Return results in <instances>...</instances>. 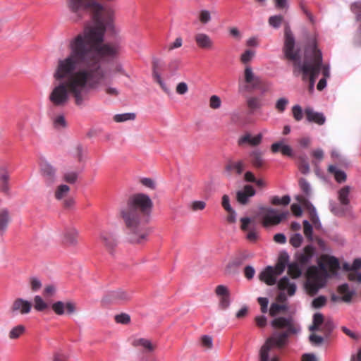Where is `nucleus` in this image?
<instances>
[{
    "label": "nucleus",
    "instance_id": "obj_1",
    "mask_svg": "<svg viewBox=\"0 0 361 361\" xmlns=\"http://www.w3.org/2000/svg\"><path fill=\"white\" fill-rule=\"evenodd\" d=\"M92 18L94 26L70 40V52L64 61L68 69L73 70L78 65L107 82L112 79L111 69L104 62L118 57L123 49V39L117 35L112 8H106Z\"/></svg>",
    "mask_w": 361,
    "mask_h": 361
},
{
    "label": "nucleus",
    "instance_id": "obj_2",
    "mask_svg": "<svg viewBox=\"0 0 361 361\" xmlns=\"http://www.w3.org/2000/svg\"><path fill=\"white\" fill-rule=\"evenodd\" d=\"M64 57L57 61L53 73L54 86L49 99L56 106H63L72 96L75 104L82 106L91 90L98 89L106 82L78 65H75L73 70L68 69Z\"/></svg>",
    "mask_w": 361,
    "mask_h": 361
},
{
    "label": "nucleus",
    "instance_id": "obj_3",
    "mask_svg": "<svg viewBox=\"0 0 361 361\" xmlns=\"http://www.w3.org/2000/svg\"><path fill=\"white\" fill-rule=\"evenodd\" d=\"M283 52L286 59L293 62V73L295 75L302 74L304 81L309 80L310 91L314 89L322 66V54L317 48L314 39L311 40L305 51L304 59L301 60L300 49L295 48V39L289 26L284 30V44Z\"/></svg>",
    "mask_w": 361,
    "mask_h": 361
},
{
    "label": "nucleus",
    "instance_id": "obj_4",
    "mask_svg": "<svg viewBox=\"0 0 361 361\" xmlns=\"http://www.w3.org/2000/svg\"><path fill=\"white\" fill-rule=\"evenodd\" d=\"M153 202L145 193L130 196L126 206L121 209L125 223L128 240L131 243H142L147 240L151 229L146 226L150 219Z\"/></svg>",
    "mask_w": 361,
    "mask_h": 361
},
{
    "label": "nucleus",
    "instance_id": "obj_5",
    "mask_svg": "<svg viewBox=\"0 0 361 361\" xmlns=\"http://www.w3.org/2000/svg\"><path fill=\"white\" fill-rule=\"evenodd\" d=\"M271 326L274 329L283 331H275L270 338H267L259 350L260 361H269V351L272 346L279 348L283 347L288 343V338L291 335L298 334L301 331L300 326L295 324L291 317L275 318L271 320Z\"/></svg>",
    "mask_w": 361,
    "mask_h": 361
},
{
    "label": "nucleus",
    "instance_id": "obj_6",
    "mask_svg": "<svg viewBox=\"0 0 361 361\" xmlns=\"http://www.w3.org/2000/svg\"><path fill=\"white\" fill-rule=\"evenodd\" d=\"M67 6L75 21L82 20L85 13L93 16L106 10L104 6L97 0H67Z\"/></svg>",
    "mask_w": 361,
    "mask_h": 361
},
{
    "label": "nucleus",
    "instance_id": "obj_7",
    "mask_svg": "<svg viewBox=\"0 0 361 361\" xmlns=\"http://www.w3.org/2000/svg\"><path fill=\"white\" fill-rule=\"evenodd\" d=\"M288 214L289 212L288 211L279 214L275 209L260 206L256 216L262 220L264 226H268L271 224L276 225L280 224L287 218Z\"/></svg>",
    "mask_w": 361,
    "mask_h": 361
},
{
    "label": "nucleus",
    "instance_id": "obj_8",
    "mask_svg": "<svg viewBox=\"0 0 361 361\" xmlns=\"http://www.w3.org/2000/svg\"><path fill=\"white\" fill-rule=\"evenodd\" d=\"M279 293L276 299L280 302H284L288 300L287 295L292 296L296 291V284L294 281H290L286 276L282 277L277 283Z\"/></svg>",
    "mask_w": 361,
    "mask_h": 361
},
{
    "label": "nucleus",
    "instance_id": "obj_9",
    "mask_svg": "<svg viewBox=\"0 0 361 361\" xmlns=\"http://www.w3.org/2000/svg\"><path fill=\"white\" fill-rule=\"evenodd\" d=\"M39 168L46 185L51 186L57 179L56 169L45 159L41 160Z\"/></svg>",
    "mask_w": 361,
    "mask_h": 361
},
{
    "label": "nucleus",
    "instance_id": "obj_10",
    "mask_svg": "<svg viewBox=\"0 0 361 361\" xmlns=\"http://www.w3.org/2000/svg\"><path fill=\"white\" fill-rule=\"evenodd\" d=\"M288 260L289 256L287 252L284 251L280 254L278 262L275 266L278 274H282L285 269L288 267V272L295 271L294 277L300 276L301 275V270L298 265L295 263L289 264Z\"/></svg>",
    "mask_w": 361,
    "mask_h": 361
},
{
    "label": "nucleus",
    "instance_id": "obj_11",
    "mask_svg": "<svg viewBox=\"0 0 361 361\" xmlns=\"http://www.w3.org/2000/svg\"><path fill=\"white\" fill-rule=\"evenodd\" d=\"M350 9L355 15L356 21L358 23L357 34L354 37V44L357 46H361V1L353 3Z\"/></svg>",
    "mask_w": 361,
    "mask_h": 361
},
{
    "label": "nucleus",
    "instance_id": "obj_12",
    "mask_svg": "<svg viewBox=\"0 0 361 361\" xmlns=\"http://www.w3.org/2000/svg\"><path fill=\"white\" fill-rule=\"evenodd\" d=\"M306 116V121L308 123H315L319 126H322L326 123V118L322 112H318L313 109L312 107H307L304 110Z\"/></svg>",
    "mask_w": 361,
    "mask_h": 361
},
{
    "label": "nucleus",
    "instance_id": "obj_13",
    "mask_svg": "<svg viewBox=\"0 0 361 361\" xmlns=\"http://www.w3.org/2000/svg\"><path fill=\"white\" fill-rule=\"evenodd\" d=\"M244 80L247 84L245 86L246 89H257L261 85L260 78L253 73L252 68L250 66H246L245 68Z\"/></svg>",
    "mask_w": 361,
    "mask_h": 361
},
{
    "label": "nucleus",
    "instance_id": "obj_14",
    "mask_svg": "<svg viewBox=\"0 0 361 361\" xmlns=\"http://www.w3.org/2000/svg\"><path fill=\"white\" fill-rule=\"evenodd\" d=\"M281 274H278L276 267L267 266L259 274L261 281H264L268 285H274L277 282L278 276Z\"/></svg>",
    "mask_w": 361,
    "mask_h": 361
},
{
    "label": "nucleus",
    "instance_id": "obj_15",
    "mask_svg": "<svg viewBox=\"0 0 361 361\" xmlns=\"http://www.w3.org/2000/svg\"><path fill=\"white\" fill-rule=\"evenodd\" d=\"M106 298L110 302L120 303L130 300L131 298V293L123 289L118 288L109 291Z\"/></svg>",
    "mask_w": 361,
    "mask_h": 361
},
{
    "label": "nucleus",
    "instance_id": "obj_16",
    "mask_svg": "<svg viewBox=\"0 0 361 361\" xmlns=\"http://www.w3.org/2000/svg\"><path fill=\"white\" fill-rule=\"evenodd\" d=\"M271 150L273 153L281 152L282 155L293 157L294 155L292 147L286 143V140L281 138L279 141L274 142L271 145Z\"/></svg>",
    "mask_w": 361,
    "mask_h": 361
},
{
    "label": "nucleus",
    "instance_id": "obj_17",
    "mask_svg": "<svg viewBox=\"0 0 361 361\" xmlns=\"http://www.w3.org/2000/svg\"><path fill=\"white\" fill-rule=\"evenodd\" d=\"M256 191L253 186L250 185H246L243 189L238 190L236 192V198L239 203L241 204H245L247 203L250 197L255 196Z\"/></svg>",
    "mask_w": 361,
    "mask_h": 361
},
{
    "label": "nucleus",
    "instance_id": "obj_18",
    "mask_svg": "<svg viewBox=\"0 0 361 361\" xmlns=\"http://www.w3.org/2000/svg\"><path fill=\"white\" fill-rule=\"evenodd\" d=\"M32 304L28 300H23V298L16 299L11 307L13 313L20 312L23 314H27L30 312Z\"/></svg>",
    "mask_w": 361,
    "mask_h": 361
},
{
    "label": "nucleus",
    "instance_id": "obj_19",
    "mask_svg": "<svg viewBox=\"0 0 361 361\" xmlns=\"http://www.w3.org/2000/svg\"><path fill=\"white\" fill-rule=\"evenodd\" d=\"M262 139V135L261 133H259L257 135L252 137L250 133H247L239 137L238 144L240 146H242L245 144H248L252 147H256L261 143Z\"/></svg>",
    "mask_w": 361,
    "mask_h": 361
},
{
    "label": "nucleus",
    "instance_id": "obj_20",
    "mask_svg": "<svg viewBox=\"0 0 361 361\" xmlns=\"http://www.w3.org/2000/svg\"><path fill=\"white\" fill-rule=\"evenodd\" d=\"M338 291L343 295L341 301L349 303L352 301L353 297L356 294L355 289H350L348 283H344L338 287Z\"/></svg>",
    "mask_w": 361,
    "mask_h": 361
},
{
    "label": "nucleus",
    "instance_id": "obj_21",
    "mask_svg": "<svg viewBox=\"0 0 361 361\" xmlns=\"http://www.w3.org/2000/svg\"><path fill=\"white\" fill-rule=\"evenodd\" d=\"M78 231L72 226H66L63 232V241L70 245H74L77 243Z\"/></svg>",
    "mask_w": 361,
    "mask_h": 361
},
{
    "label": "nucleus",
    "instance_id": "obj_22",
    "mask_svg": "<svg viewBox=\"0 0 361 361\" xmlns=\"http://www.w3.org/2000/svg\"><path fill=\"white\" fill-rule=\"evenodd\" d=\"M253 255L248 251H243L239 253L228 265L227 268L238 267L243 265L246 260L252 258Z\"/></svg>",
    "mask_w": 361,
    "mask_h": 361
},
{
    "label": "nucleus",
    "instance_id": "obj_23",
    "mask_svg": "<svg viewBox=\"0 0 361 361\" xmlns=\"http://www.w3.org/2000/svg\"><path fill=\"white\" fill-rule=\"evenodd\" d=\"M249 157L253 166L259 169L264 163L263 152L260 149H254L249 152Z\"/></svg>",
    "mask_w": 361,
    "mask_h": 361
},
{
    "label": "nucleus",
    "instance_id": "obj_24",
    "mask_svg": "<svg viewBox=\"0 0 361 361\" xmlns=\"http://www.w3.org/2000/svg\"><path fill=\"white\" fill-rule=\"evenodd\" d=\"M195 40L197 46L202 49H211L212 47L213 41L205 33H197L195 37Z\"/></svg>",
    "mask_w": 361,
    "mask_h": 361
},
{
    "label": "nucleus",
    "instance_id": "obj_25",
    "mask_svg": "<svg viewBox=\"0 0 361 361\" xmlns=\"http://www.w3.org/2000/svg\"><path fill=\"white\" fill-rule=\"evenodd\" d=\"M351 188L349 185H345L340 188L338 191V199L340 204L343 206H348L350 204V193Z\"/></svg>",
    "mask_w": 361,
    "mask_h": 361
},
{
    "label": "nucleus",
    "instance_id": "obj_26",
    "mask_svg": "<svg viewBox=\"0 0 361 361\" xmlns=\"http://www.w3.org/2000/svg\"><path fill=\"white\" fill-rule=\"evenodd\" d=\"M329 173L334 175L337 183H341L346 180L347 176L344 171L338 169L335 165H330L328 169Z\"/></svg>",
    "mask_w": 361,
    "mask_h": 361
},
{
    "label": "nucleus",
    "instance_id": "obj_27",
    "mask_svg": "<svg viewBox=\"0 0 361 361\" xmlns=\"http://www.w3.org/2000/svg\"><path fill=\"white\" fill-rule=\"evenodd\" d=\"M102 238L105 245L109 249H113L117 245L118 239L116 235L114 233H102Z\"/></svg>",
    "mask_w": 361,
    "mask_h": 361
},
{
    "label": "nucleus",
    "instance_id": "obj_28",
    "mask_svg": "<svg viewBox=\"0 0 361 361\" xmlns=\"http://www.w3.org/2000/svg\"><path fill=\"white\" fill-rule=\"evenodd\" d=\"M133 345L142 346L144 349H145L146 352L150 353L154 350V346L151 341L146 338H137L133 341Z\"/></svg>",
    "mask_w": 361,
    "mask_h": 361
},
{
    "label": "nucleus",
    "instance_id": "obj_29",
    "mask_svg": "<svg viewBox=\"0 0 361 361\" xmlns=\"http://www.w3.org/2000/svg\"><path fill=\"white\" fill-rule=\"evenodd\" d=\"M288 309V307L286 305H280L276 302H273L271 304L270 308H269V314L275 318H277V314L281 311H287Z\"/></svg>",
    "mask_w": 361,
    "mask_h": 361
},
{
    "label": "nucleus",
    "instance_id": "obj_30",
    "mask_svg": "<svg viewBox=\"0 0 361 361\" xmlns=\"http://www.w3.org/2000/svg\"><path fill=\"white\" fill-rule=\"evenodd\" d=\"M8 174L5 168H0V188L3 192H7L8 190L7 183Z\"/></svg>",
    "mask_w": 361,
    "mask_h": 361
},
{
    "label": "nucleus",
    "instance_id": "obj_31",
    "mask_svg": "<svg viewBox=\"0 0 361 361\" xmlns=\"http://www.w3.org/2000/svg\"><path fill=\"white\" fill-rule=\"evenodd\" d=\"M79 176V172L75 171H68L63 173V179L65 182L74 184L77 182Z\"/></svg>",
    "mask_w": 361,
    "mask_h": 361
},
{
    "label": "nucleus",
    "instance_id": "obj_32",
    "mask_svg": "<svg viewBox=\"0 0 361 361\" xmlns=\"http://www.w3.org/2000/svg\"><path fill=\"white\" fill-rule=\"evenodd\" d=\"M247 104L251 112L259 109L262 106L261 99L258 97H250L247 99Z\"/></svg>",
    "mask_w": 361,
    "mask_h": 361
},
{
    "label": "nucleus",
    "instance_id": "obj_33",
    "mask_svg": "<svg viewBox=\"0 0 361 361\" xmlns=\"http://www.w3.org/2000/svg\"><path fill=\"white\" fill-rule=\"evenodd\" d=\"M270 202L274 205H288L290 202V197L288 195H286L282 197L279 196H273L271 197Z\"/></svg>",
    "mask_w": 361,
    "mask_h": 361
},
{
    "label": "nucleus",
    "instance_id": "obj_34",
    "mask_svg": "<svg viewBox=\"0 0 361 361\" xmlns=\"http://www.w3.org/2000/svg\"><path fill=\"white\" fill-rule=\"evenodd\" d=\"M303 224V232L304 235L307 238V239L310 242L313 241V227L312 225L310 223V221L307 219H305L302 221Z\"/></svg>",
    "mask_w": 361,
    "mask_h": 361
},
{
    "label": "nucleus",
    "instance_id": "obj_35",
    "mask_svg": "<svg viewBox=\"0 0 361 361\" xmlns=\"http://www.w3.org/2000/svg\"><path fill=\"white\" fill-rule=\"evenodd\" d=\"M136 116L135 113H123L118 114L114 116V121L118 123L124 122L127 121H133Z\"/></svg>",
    "mask_w": 361,
    "mask_h": 361
},
{
    "label": "nucleus",
    "instance_id": "obj_36",
    "mask_svg": "<svg viewBox=\"0 0 361 361\" xmlns=\"http://www.w3.org/2000/svg\"><path fill=\"white\" fill-rule=\"evenodd\" d=\"M70 190V188L68 185L66 184H61L59 186H58L56 192H55V197L56 200H61L63 199L66 194Z\"/></svg>",
    "mask_w": 361,
    "mask_h": 361
},
{
    "label": "nucleus",
    "instance_id": "obj_37",
    "mask_svg": "<svg viewBox=\"0 0 361 361\" xmlns=\"http://www.w3.org/2000/svg\"><path fill=\"white\" fill-rule=\"evenodd\" d=\"M299 185L302 192L306 195L310 196L312 192V187L310 183L304 178L299 180Z\"/></svg>",
    "mask_w": 361,
    "mask_h": 361
},
{
    "label": "nucleus",
    "instance_id": "obj_38",
    "mask_svg": "<svg viewBox=\"0 0 361 361\" xmlns=\"http://www.w3.org/2000/svg\"><path fill=\"white\" fill-rule=\"evenodd\" d=\"M329 206L331 212L336 216H340L344 213V209L340 205H338V203L332 200H329Z\"/></svg>",
    "mask_w": 361,
    "mask_h": 361
},
{
    "label": "nucleus",
    "instance_id": "obj_39",
    "mask_svg": "<svg viewBox=\"0 0 361 361\" xmlns=\"http://www.w3.org/2000/svg\"><path fill=\"white\" fill-rule=\"evenodd\" d=\"M9 221L8 212L6 209L0 212V231H4Z\"/></svg>",
    "mask_w": 361,
    "mask_h": 361
},
{
    "label": "nucleus",
    "instance_id": "obj_40",
    "mask_svg": "<svg viewBox=\"0 0 361 361\" xmlns=\"http://www.w3.org/2000/svg\"><path fill=\"white\" fill-rule=\"evenodd\" d=\"M35 308L36 310L42 312L48 307V305L43 300L41 296L36 295L34 298Z\"/></svg>",
    "mask_w": 361,
    "mask_h": 361
},
{
    "label": "nucleus",
    "instance_id": "obj_41",
    "mask_svg": "<svg viewBox=\"0 0 361 361\" xmlns=\"http://www.w3.org/2000/svg\"><path fill=\"white\" fill-rule=\"evenodd\" d=\"M303 237L301 233H296L293 234L290 238V244L294 247H299L302 245Z\"/></svg>",
    "mask_w": 361,
    "mask_h": 361
},
{
    "label": "nucleus",
    "instance_id": "obj_42",
    "mask_svg": "<svg viewBox=\"0 0 361 361\" xmlns=\"http://www.w3.org/2000/svg\"><path fill=\"white\" fill-rule=\"evenodd\" d=\"M288 103L289 101L286 97H281L276 102L275 109L279 112L283 113L286 110Z\"/></svg>",
    "mask_w": 361,
    "mask_h": 361
},
{
    "label": "nucleus",
    "instance_id": "obj_43",
    "mask_svg": "<svg viewBox=\"0 0 361 361\" xmlns=\"http://www.w3.org/2000/svg\"><path fill=\"white\" fill-rule=\"evenodd\" d=\"M53 123L55 128H64L66 127L67 123L63 115H59L56 116L53 120Z\"/></svg>",
    "mask_w": 361,
    "mask_h": 361
},
{
    "label": "nucleus",
    "instance_id": "obj_44",
    "mask_svg": "<svg viewBox=\"0 0 361 361\" xmlns=\"http://www.w3.org/2000/svg\"><path fill=\"white\" fill-rule=\"evenodd\" d=\"M25 331V327L23 325H18L13 328L9 333V338L15 339L18 338Z\"/></svg>",
    "mask_w": 361,
    "mask_h": 361
},
{
    "label": "nucleus",
    "instance_id": "obj_45",
    "mask_svg": "<svg viewBox=\"0 0 361 361\" xmlns=\"http://www.w3.org/2000/svg\"><path fill=\"white\" fill-rule=\"evenodd\" d=\"M153 77L155 78L156 81L159 84L162 90L167 94L170 93V89L166 85L165 82L161 79L160 74L157 71H153Z\"/></svg>",
    "mask_w": 361,
    "mask_h": 361
},
{
    "label": "nucleus",
    "instance_id": "obj_46",
    "mask_svg": "<svg viewBox=\"0 0 361 361\" xmlns=\"http://www.w3.org/2000/svg\"><path fill=\"white\" fill-rule=\"evenodd\" d=\"M326 302V298L324 295H319L313 299L312 302V306L314 309L321 308L325 305Z\"/></svg>",
    "mask_w": 361,
    "mask_h": 361
},
{
    "label": "nucleus",
    "instance_id": "obj_47",
    "mask_svg": "<svg viewBox=\"0 0 361 361\" xmlns=\"http://www.w3.org/2000/svg\"><path fill=\"white\" fill-rule=\"evenodd\" d=\"M115 321L118 324H127L130 322V316L127 313H121L115 316Z\"/></svg>",
    "mask_w": 361,
    "mask_h": 361
},
{
    "label": "nucleus",
    "instance_id": "obj_48",
    "mask_svg": "<svg viewBox=\"0 0 361 361\" xmlns=\"http://www.w3.org/2000/svg\"><path fill=\"white\" fill-rule=\"evenodd\" d=\"M51 308L56 314L59 315H62L65 312V303L62 301L55 302L53 303Z\"/></svg>",
    "mask_w": 361,
    "mask_h": 361
},
{
    "label": "nucleus",
    "instance_id": "obj_49",
    "mask_svg": "<svg viewBox=\"0 0 361 361\" xmlns=\"http://www.w3.org/2000/svg\"><path fill=\"white\" fill-rule=\"evenodd\" d=\"M283 18L281 15H276L269 17V23L274 28H279L282 23Z\"/></svg>",
    "mask_w": 361,
    "mask_h": 361
},
{
    "label": "nucleus",
    "instance_id": "obj_50",
    "mask_svg": "<svg viewBox=\"0 0 361 361\" xmlns=\"http://www.w3.org/2000/svg\"><path fill=\"white\" fill-rule=\"evenodd\" d=\"M293 116L295 121H300L303 118V111L302 107L299 104H295L293 106Z\"/></svg>",
    "mask_w": 361,
    "mask_h": 361
},
{
    "label": "nucleus",
    "instance_id": "obj_51",
    "mask_svg": "<svg viewBox=\"0 0 361 361\" xmlns=\"http://www.w3.org/2000/svg\"><path fill=\"white\" fill-rule=\"evenodd\" d=\"M199 19L202 24L208 23L211 20V13L206 9L200 11Z\"/></svg>",
    "mask_w": 361,
    "mask_h": 361
},
{
    "label": "nucleus",
    "instance_id": "obj_52",
    "mask_svg": "<svg viewBox=\"0 0 361 361\" xmlns=\"http://www.w3.org/2000/svg\"><path fill=\"white\" fill-rule=\"evenodd\" d=\"M336 326L332 319H327L323 324V330L327 335H330Z\"/></svg>",
    "mask_w": 361,
    "mask_h": 361
},
{
    "label": "nucleus",
    "instance_id": "obj_53",
    "mask_svg": "<svg viewBox=\"0 0 361 361\" xmlns=\"http://www.w3.org/2000/svg\"><path fill=\"white\" fill-rule=\"evenodd\" d=\"M255 52L250 49H247L245 52L241 55L240 59L243 63H247L251 61L252 58L254 56Z\"/></svg>",
    "mask_w": 361,
    "mask_h": 361
},
{
    "label": "nucleus",
    "instance_id": "obj_54",
    "mask_svg": "<svg viewBox=\"0 0 361 361\" xmlns=\"http://www.w3.org/2000/svg\"><path fill=\"white\" fill-rule=\"evenodd\" d=\"M140 183H142V185H144L145 187H146L147 188H149L152 190H154L156 188L155 182L154 181L153 179H152L150 178H142L140 179Z\"/></svg>",
    "mask_w": 361,
    "mask_h": 361
},
{
    "label": "nucleus",
    "instance_id": "obj_55",
    "mask_svg": "<svg viewBox=\"0 0 361 361\" xmlns=\"http://www.w3.org/2000/svg\"><path fill=\"white\" fill-rule=\"evenodd\" d=\"M299 169L300 172L304 175H307L310 173V164L305 158H301V164L300 165Z\"/></svg>",
    "mask_w": 361,
    "mask_h": 361
},
{
    "label": "nucleus",
    "instance_id": "obj_56",
    "mask_svg": "<svg viewBox=\"0 0 361 361\" xmlns=\"http://www.w3.org/2000/svg\"><path fill=\"white\" fill-rule=\"evenodd\" d=\"M215 293L218 296H227L229 295V291L228 288L224 285H219L216 286Z\"/></svg>",
    "mask_w": 361,
    "mask_h": 361
},
{
    "label": "nucleus",
    "instance_id": "obj_57",
    "mask_svg": "<svg viewBox=\"0 0 361 361\" xmlns=\"http://www.w3.org/2000/svg\"><path fill=\"white\" fill-rule=\"evenodd\" d=\"M312 212H313V216L312 218V221L313 224H314L315 228H317V229L321 228L322 225L320 221L318 214L317 212L316 208L314 206H312Z\"/></svg>",
    "mask_w": 361,
    "mask_h": 361
},
{
    "label": "nucleus",
    "instance_id": "obj_58",
    "mask_svg": "<svg viewBox=\"0 0 361 361\" xmlns=\"http://www.w3.org/2000/svg\"><path fill=\"white\" fill-rule=\"evenodd\" d=\"M342 331L347 336H348L352 339L358 341L360 339L361 336L360 334H355L350 331L348 328H347L345 326H341Z\"/></svg>",
    "mask_w": 361,
    "mask_h": 361
},
{
    "label": "nucleus",
    "instance_id": "obj_59",
    "mask_svg": "<svg viewBox=\"0 0 361 361\" xmlns=\"http://www.w3.org/2000/svg\"><path fill=\"white\" fill-rule=\"evenodd\" d=\"M221 102L219 97L216 95H212L210 97L209 105L212 109H218L221 106Z\"/></svg>",
    "mask_w": 361,
    "mask_h": 361
},
{
    "label": "nucleus",
    "instance_id": "obj_60",
    "mask_svg": "<svg viewBox=\"0 0 361 361\" xmlns=\"http://www.w3.org/2000/svg\"><path fill=\"white\" fill-rule=\"evenodd\" d=\"M309 340L312 344L314 345H320L324 341V338L317 334H311L309 336Z\"/></svg>",
    "mask_w": 361,
    "mask_h": 361
},
{
    "label": "nucleus",
    "instance_id": "obj_61",
    "mask_svg": "<svg viewBox=\"0 0 361 361\" xmlns=\"http://www.w3.org/2000/svg\"><path fill=\"white\" fill-rule=\"evenodd\" d=\"M244 275L248 279H252L255 274V268L251 265H247L244 268Z\"/></svg>",
    "mask_w": 361,
    "mask_h": 361
},
{
    "label": "nucleus",
    "instance_id": "obj_62",
    "mask_svg": "<svg viewBox=\"0 0 361 361\" xmlns=\"http://www.w3.org/2000/svg\"><path fill=\"white\" fill-rule=\"evenodd\" d=\"M206 203L204 201L195 200L191 204V208L194 211L202 210L205 208Z\"/></svg>",
    "mask_w": 361,
    "mask_h": 361
},
{
    "label": "nucleus",
    "instance_id": "obj_63",
    "mask_svg": "<svg viewBox=\"0 0 361 361\" xmlns=\"http://www.w3.org/2000/svg\"><path fill=\"white\" fill-rule=\"evenodd\" d=\"M233 167L238 174H241L244 170L245 163L243 160L233 162Z\"/></svg>",
    "mask_w": 361,
    "mask_h": 361
},
{
    "label": "nucleus",
    "instance_id": "obj_64",
    "mask_svg": "<svg viewBox=\"0 0 361 361\" xmlns=\"http://www.w3.org/2000/svg\"><path fill=\"white\" fill-rule=\"evenodd\" d=\"M188 90V87L186 82H180L176 86V92L179 94H184Z\"/></svg>",
    "mask_w": 361,
    "mask_h": 361
}]
</instances>
